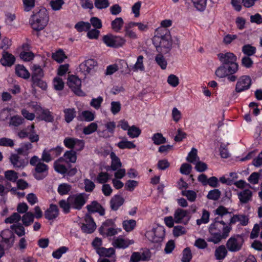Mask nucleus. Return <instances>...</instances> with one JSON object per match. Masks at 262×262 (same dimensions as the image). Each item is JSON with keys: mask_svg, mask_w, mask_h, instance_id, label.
Masks as SVG:
<instances>
[{"mask_svg": "<svg viewBox=\"0 0 262 262\" xmlns=\"http://www.w3.org/2000/svg\"><path fill=\"white\" fill-rule=\"evenodd\" d=\"M145 236L151 242H160L164 236V229L162 226H157L147 231Z\"/></svg>", "mask_w": 262, "mask_h": 262, "instance_id": "11", "label": "nucleus"}, {"mask_svg": "<svg viewBox=\"0 0 262 262\" xmlns=\"http://www.w3.org/2000/svg\"><path fill=\"white\" fill-rule=\"evenodd\" d=\"M221 193L219 189H213L209 191L207 194V198L210 200H217L221 196Z\"/></svg>", "mask_w": 262, "mask_h": 262, "instance_id": "56", "label": "nucleus"}, {"mask_svg": "<svg viewBox=\"0 0 262 262\" xmlns=\"http://www.w3.org/2000/svg\"><path fill=\"white\" fill-rule=\"evenodd\" d=\"M86 208L91 212H100L101 206L97 202L93 201L86 206Z\"/></svg>", "mask_w": 262, "mask_h": 262, "instance_id": "52", "label": "nucleus"}, {"mask_svg": "<svg viewBox=\"0 0 262 262\" xmlns=\"http://www.w3.org/2000/svg\"><path fill=\"white\" fill-rule=\"evenodd\" d=\"M97 127L98 125L97 123L92 122L83 128V133L85 135H90L95 132L97 130Z\"/></svg>", "mask_w": 262, "mask_h": 262, "instance_id": "55", "label": "nucleus"}, {"mask_svg": "<svg viewBox=\"0 0 262 262\" xmlns=\"http://www.w3.org/2000/svg\"><path fill=\"white\" fill-rule=\"evenodd\" d=\"M34 216L31 212H27L21 217V221L25 226H30L34 221Z\"/></svg>", "mask_w": 262, "mask_h": 262, "instance_id": "36", "label": "nucleus"}, {"mask_svg": "<svg viewBox=\"0 0 262 262\" xmlns=\"http://www.w3.org/2000/svg\"><path fill=\"white\" fill-rule=\"evenodd\" d=\"M152 140L155 145H160L166 142V138L161 133H156L152 137Z\"/></svg>", "mask_w": 262, "mask_h": 262, "instance_id": "43", "label": "nucleus"}, {"mask_svg": "<svg viewBox=\"0 0 262 262\" xmlns=\"http://www.w3.org/2000/svg\"><path fill=\"white\" fill-rule=\"evenodd\" d=\"M91 27L90 23L84 21H79L75 25V28L79 32L89 30Z\"/></svg>", "mask_w": 262, "mask_h": 262, "instance_id": "40", "label": "nucleus"}, {"mask_svg": "<svg viewBox=\"0 0 262 262\" xmlns=\"http://www.w3.org/2000/svg\"><path fill=\"white\" fill-rule=\"evenodd\" d=\"M64 161L66 160L67 162L75 163L76 161V152L74 150L67 151L63 155Z\"/></svg>", "mask_w": 262, "mask_h": 262, "instance_id": "41", "label": "nucleus"}, {"mask_svg": "<svg viewBox=\"0 0 262 262\" xmlns=\"http://www.w3.org/2000/svg\"><path fill=\"white\" fill-rule=\"evenodd\" d=\"M124 24L123 19L121 17H117L111 23L112 29L115 32H119Z\"/></svg>", "mask_w": 262, "mask_h": 262, "instance_id": "38", "label": "nucleus"}, {"mask_svg": "<svg viewBox=\"0 0 262 262\" xmlns=\"http://www.w3.org/2000/svg\"><path fill=\"white\" fill-rule=\"evenodd\" d=\"M53 82L54 88L56 90L61 91L63 89L64 83L61 78L59 77H55Z\"/></svg>", "mask_w": 262, "mask_h": 262, "instance_id": "54", "label": "nucleus"}, {"mask_svg": "<svg viewBox=\"0 0 262 262\" xmlns=\"http://www.w3.org/2000/svg\"><path fill=\"white\" fill-rule=\"evenodd\" d=\"M113 226H115L114 221L112 219L107 220L103 223L100 228V230L101 232H103L106 231L107 229L110 228Z\"/></svg>", "mask_w": 262, "mask_h": 262, "instance_id": "62", "label": "nucleus"}, {"mask_svg": "<svg viewBox=\"0 0 262 262\" xmlns=\"http://www.w3.org/2000/svg\"><path fill=\"white\" fill-rule=\"evenodd\" d=\"M222 209L223 206H220L214 210V214L218 216L214 219L209 228L211 235L209 241L214 244H217L222 239L227 238L232 230V227L229 224Z\"/></svg>", "mask_w": 262, "mask_h": 262, "instance_id": "1", "label": "nucleus"}, {"mask_svg": "<svg viewBox=\"0 0 262 262\" xmlns=\"http://www.w3.org/2000/svg\"><path fill=\"white\" fill-rule=\"evenodd\" d=\"M256 49L255 47L250 45H246L242 47V52L246 56H251L256 53Z\"/></svg>", "mask_w": 262, "mask_h": 262, "instance_id": "42", "label": "nucleus"}, {"mask_svg": "<svg viewBox=\"0 0 262 262\" xmlns=\"http://www.w3.org/2000/svg\"><path fill=\"white\" fill-rule=\"evenodd\" d=\"M59 214V210L56 205L51 204L50 207L45 211V216L48 220L56 219Z\"/></svg>", "mask_w": 262, "mask_h": 262, "instance_id": "25", "label": "nucleus"}, {"mask_svg": "<svg viewBox=\"0 0 262 262\" xmlns=\"http://www.w3.org/2000/svg\"><path fill=\"white\" fill-rule=\"evenodd\" d=\"M67 84L72 91L77 95L84 96V93L81 90V81L79 78L74 75H70L68 78Z\"/></svg>", "mask_w": 262, "mask_h": 262, "instance_id": "13", "label": "nucleus"}, {"mask_svg": "<svg viewBox=\"0 0 262 262\" xmlns=\"http://www.w3.org/2000/svg\"><path fill=\"white\" fill-rule=\"evenodd\" d=\"M52 58L58 62L60 63L67 58V56L62 50H59L53 54Z\"/></svg>", "mask_w": 262, "mask_h": 262, "instance_id": "50", "label": "nucleus"}, {"mask_svg": "<svg viewBox=\"0 0 262 262\" xmlns=\"http://www.w3.org/2000/svg\"><path fill=\"white\" fill-rule=\"evenodd\" d=\"M15 60V57L8 52L4 51L2 54V58L1 62L4 66L10 67L14 64Z\"/></svg>", "mask_w": 262, "mask_h": 262, "instance_id": "24", "label": "nucleus"}, {"mask_svg": "<svg viewBox=\"0 0 262 262\" xmlns=\"http://www.w3.org/2000/svg\"><path fill=\"white\" fill-rule=\"evenodd\" d=\"M217 57L222 65L215 71V75L217 77L226 75V72L236 73L238 69V65L236 63V56L231 52L221 53L217 54Z\"/></svg>", "mask_w": 262, "mask_h": 262, "instance_id": "2", "label": "nucleus"}, {"mask_svg": "<svg viewBox=\"0 0 262 262\" xmlns=\"http://www.w3.org/2000/svg\"><path fill=\"white\" fill-rule=\"evenodd\" d=\"M71 186L67 183H62L58 186L57 191L60 195H65L71 190Z\"/></svg>", "mask_w": 262, "mask_h": 262, "instance_id": "49", "label": "nucleus"}, {"mask_svg": "<svg viewBox=\"0 0 262 262\" xmlns=\"http://www.w3.org/2000/svg\"><path fill=\"white\" fill-rule=\"evenodd\" d=\"M32 80L41 78L43 76V72L39 66L33 65L32 67Z\"/></svg>", "mask_w": 262, "mask_h": 262, "instance_id": "35", "label": "nucleus"}, {"mask_svg": "<svg viewBox=\"0 0 262 262\" xmlns=\"http://www.w3.org/2000/svg\"><path fill=\"white\" fill-rule=\"evenodd\" d=\"M63 150L60 146H57L51 149L45 148L42 153L41 160L42 161L49 163L54 159V158L58 156Z\"/></svg>", "mask_w": 262, "mask_h": 262, "instance_id": "12", "label": "nucleus"}, {"mask_svg": "<svg viewBox=\"0 0 262 262\" xmlns=\"http://www.w3.org/2000/svg\"><path fill=\"white\" fill-rule=\"evenodd\" d=\"M49 167L43 162L39 163L32 171L34 177L38 180L45 178L48 174Z\"/></svg>", "mask_w": 262, "mask_h": 262, "instance_id": "15", "label": "nucleus"}, {"mask_svg": "<svg viewBox=\"0 0 262 262\" xmlns=\"http://www.w3.org/2000/svg\"><path fill=\"white\" fill-rule=\"evenodd\" d=\"M24 10L26 12L31 11L35 6V0H22Z\"/></svg>", "mask_w": 262, "mask_h": 262, "instance_id": "60", "label": "nucleus"}, {"mask_svg": "<svg viewBox=\"0 0 262 262\" xmlns=\"http://www.w3.org/2000/svg\"><path fill=\"white\" fill-rule=\"evenodd\" d=\"M173 215L176 224L186 225L191 217V213L190 210H185L179 208L176 209Z\"/></svg>", "mask_w": 262, "mask_h": 262, "instance_id": "9", "label": "nucleus"}, {"mask_svg": "<svg viewBox=\"0 0 262 262\" xmlns=\"http://www.w3.org/2000/svg\"><path fill=\"white\" fill-rule=\"evenodd\" d=\"M238 198L242 204H246L252 200V192L246 189L237 193Z\"/></svg>", "mask_w": 262, "mask_h": 262, "instance_id": "23", "label": "nucleus"}, {"mask_svg": "<svg viewBox=\"0 0 262 262\" xmlns=\"http://www.w3.org/2000/svg\"><path fill=\"white\" fill-rule=\"evenodd\" d=\"M152 42L158 52L164 54L168 53L172 45L169 31L164 28H158L155 31Z\"/></svg>", "mask_w": 262, "mask_h": 262, "instance_id": "3", "label": "nucleus"}, {"mask_svg": "<svg viewBox=\"0 0 262 262\" xmlns=\"http://www.w3.org/2000/svg\"><path fill=\"white\" fill-rule=\"evenodd\" d=\"M136 226V221L134 220H125L122 223L123 229L128 232L133 230Z\"/></svg>", "mask_w": 262, "mask_h": 262, "instance_id": "39", "label": "nucleus"}, {"mask_svg": "<svg viewBox=\"0 0 262 262\" xmlns=\"http://www.w3.org/2000/svg\"><path fill=\"white\" fill-rule=\"evenodd\" d=\"M12 164L15 168H23L28 164L27 161L20 157L18 154H13L10 158Z\"/></svg>", "mask_w": 262, "mask_h": 262, "instance_id": "22", "label": "nucleus"}, {"mask_svg": "<svg viewBox=\"0 0 262 262\" xmlns=\"http://www.w3.org/2000/svg\"><path fill=\"white\" fill-rule=\"evenodd\" d=\"M59 205L65 213H68L70 211V208H71V207L69 203V201H68V198L67 200H62L60 201Z\"/></svg>", "mask_w": 262, "mask_h": 262, "instance_id": "57", "label": "nucleus"}, {"mask_svg": "<svg viewBox=\"0 0 262 262\" xmlns=\"http://www.w3.org/2000/svg\"><path fill=\"white\" fill-rule=\"evenodd\" d=\"M223 211H224V215L226 217L229 224L232 225L239 222L241 225L246 226L249 222L248 217L244 214L232 215V213L228 210V209L223 206Z\"/></svg>", "mask_w": 262, "mask_h": 262, "instance_id": "5", "label": "nucleus"}, {"mask_svg": "<svg viewBox=\"0 0 262 262\" xmlns=\"http://www.w3.org/2000/svg\"><path fill=\"white\" fill-rule=\"evenodd\" d=\"M126 42V40L119 36H114V41L113 46L114 48H118L123 46Z\"/></svg>", "mask_w": 262, "mask_h": 262, "instance_id": "59", "label": "nucleus"}, {"mask_svg": "<svg viewBox=\"0 0 262 262\" xmlns=\"http://www.w3.org/2000/svg\"><path fill=\"white\" fill-rule=\"evenodd\" d=\"M162 54L161 53L158 54L155 57V60L161 68L164 70L166 68L167 63Z\"/></svg>", "mask_w": 262, "mask_h": 262, "instance_id": "46", "label": "nucleus"}, {"mask_svg": "<svg viewBox=\"0 0 262 262\" xmlns=\"http://www.w3.org/2000/svg\"><path fill=\"white\" fill-rule=\"evenodd\" d=\"M244 239L239 235H235L230 237L226 244L227 249L231 252H236L240 251L244 244Z\"/></svg>", "mask_w": 262, "mask_h": 262, "instance_id": "7", "label": "nucleus"}, {"mask_svg": "<svg viewBox=\"0 0 262 262\" xmlns=\"http://www.w3.org/2000/svg\"><path fill=\"white\" fill-rule=\"evenodd\" d=\"M133 240H130L128 238H125L121 236H118L114 239L113 242V245L114 247L117 248L125 249L128 247L129 245L134 244Z\"/></svg>", "mask_w": 262, "mask_h": 262, "instance_id": "19", "label": "nucleus"}, {"mask_svg": "<svg viewBox=\"0 0 262 262\" xmlns=\"http://www.w3.org/2000/svg\"><path fill=\"white\" fill-rule=\"evenodd\" d=\"M117 146L120 149H132L136 147V145L131 141H128L126 138H122V140L117 143Z\"/></svg>", "mask_w": 262, "mask_h": 262, "instance_id": "34", "label": "nucleus"}, {"mask_svg": "<svg viewBox=\"0 0 262 262\" xmlns=\"http://www.w3.org/2000/svg\"><path fill=\"white\" fill-rule=\"evenodd\" d=\"M5 177L7 180L12 182H15L18 178V173L12 170L6 171Z\"/></svg>", "mask_w": 262, "mask_h": 262, "instance_id": "45", "label": "nucleus"}, {"mask_svg": "<svg viewBox=\"0 0 262 262\" xmlns=\"http://www.w3.org/2000/svg\"><path fill=\"white\" fill-rule=\"evenodd\" d=\"M97 66V62L93 59L85 60L79 66L78 72L84 77L93 74Z\"/></svg>", "mask_w": 262, "mask_h": 262, "instance_id": "10", "label": "nucleus"}, {"mask_svg": "<svg viewBox=\"0 0 262 262\" xmlns=\"http://www.w3.org/2000/svg\"><path fill=\"white\" fill-rule=\"evenodd\" d=\"M97 253L101 256L110 257L115 253V250L113 248L106 249L104 247L98 248Z\"/></svg>", "mask_w": 262, "mask_h": 262, "instance_id": "37", "label": "nucleus"}, {"mask_svg": "<svg viewBox=\"0 0 262 262\" xmlns=\"http://www.w3.org/2000/svg\"><path fill=\"white\" fill-rule=\"evenodd\" d=\"M143 59L144 57L142 55H140L138 57L135 64L130 68L128 67L127 63L125 60H120L119 61L120 64L125 68V70L122 71V72H123L124 74H130L132 71L135 72L139 71H144L145 70V67L143 64Z\"/></svg>", "mask_w": 262, "mask_h": 262, "instance_id": "6", "label": "nucleus"}, {"mask_svg": "<svg viewBox=\"0 0 262 262\" xmlns=\"http://www.w3.org/2000/svg\"><path fill=\"white\" fill-rule=\"evenodd\" d=\"M1 236L3 242L5 243L8 247H11L13 245L15 235L9 229H5L1 232Z\"/></svg>", "mask_w": 262, "mask_h": 262, "instance_id": "21", "label": "nucleus"}, {"mask_svg": "<svg viewBox=\"0 0 262 262\" xmlns=\"http://www.w3.org/2000/svg\"><path fill=\"white\" fill-rule=\"evenodd\" d=\"M150 255L148 251L134 252L132 253L130 258V262H139L140 261H146L149 259Z\"/></svg>", "mask_w": 262, "mask_h": 262, "instance_id": "20", "label": "nucleus"}, {"mask_svg": "<svg viewBox=\"0 0 262 262\" xmlns=\"http://www.w3.org/2000/svg\"><path fill=\"white\" fill-rule=\"evenodd\" d=\"M34 107L36 114L38 115V118L40 120L48 122H51L53 121L54 117L49 110L42 108L38 105H34Z\"/></svg>", "mask_w": 262, "mask_h": 262, "instance_id": "16", "label": "nucleus"}, {"mask_svg": "<svg viewBox=\"0 0 262 262\" xmlns=\"http://www.w3.org/2000/svg\"><path fill=\"white\" fill-rule=\"evenodd\" d=\"M64 146L70 149H74L76 151L81 150L84 146L83 140L77 138L67 137L63 140Z\"/></svg>", "mask_w": 262, "mask_h": 262, "instance_id": "14", "label": "nucleus"}, {"mask_svg": "<svg viewBox=\"0 0 262 262\" xmlns=\"http://www.w3.org/2000/svg\"><path fill=\"white\" fill-rule=\"evenodd\" d=\"M86 195L84 193L73 194L68 197V201L71 208L76 210L81 209L86 203Z\"/></svg>", "mask_w": 262, "mask_h": 262, "instance_id": "8", "label": "nucleus"}, {"mask_svg": "<svg viewBox=\"0 0 262 262\" xmlns=\"http://www.w3.org/2000/svg\"><path fill=\"white\" fill-rule=\"evenodd\" d=\"M84 221L85 223L82 224L81 226V230L85 233H92L96 227L93 219L90 215L86 214L85 216Z\"/></svg>", "mask_w": 262, "mask_h": 262, "instance_id": "18", "label": "nucleus"}, {"mask_svg": "<svg viewBox=\"0 0 262 262\" xmlns=\"http://www.w3.org/2000/svg\"><path fill=\"white\" fill-rule=\"evenodd\" d=\"M209 213L208 211L204 210L201 218L196 220V224L198 225H200L202 224H206L209 222Z\"/></svg>", "mask_w": 262, "mask_h": 262, "instance_id": "61", "label": "nucleus"}, {"mask_svg": "<svg viewBox=\"0 0 262 262\" xmlns=\"http://www.w3.org/2000/svg\"><path fill=\"white\" fill-rule=\"evenodd\" d=\"M32 147L33 146L31 143L29 142H25L21 143L20 147L16 149V151L19 155L26 156L28 155Z\"/></svg>", "mask_w": 262, "mask_h": 262, "instance_id": "29", "label": "nucleus"}, {"mask_svg": "<svg viewBox=\"0 0 262 262\" xmlns=\"http://www.w3.org/2000/svg\"><path fill=\"white\" fill-rule=\"evenodd\" d=\"M182 195L186 196L190 202H194L196 198V193L193 190H185L182 191Z\"/></svg>", "mask_w": 262, "mask_h": 262, "instance_id": "63", "label": "nucleus"}, {"mask_svg": "<svg viewBox=\"0 0 262 262\" xmlns=\"http://www.w3.org/2000/svg\"><path fill=\"white\" fill-rule=\"evenodd\" d=\"M167 81L170 85L173 87H176L179 84V78L173 74L168 76Z\"/></svg>", "mask_w": 262, "mask_h": 262, "instance_id": "64", "label": "nucleus"}, {"mask_svg": "<svg viewBox=\"0 0 262 262\" xmlns=\"http://www.w3.org/2000/svg\"><path fill=\"white\" fill-rule=\"evenodd\" d=\"M49 20V18L47 10L42 8L31 15L30 23L33 30L39 31L45 28L47 25Z\"/></svg>", "mask_w": 262, "mask_h": 262, "instance_id": "4", "label": "nucleus"}, {"mask_svg": "<svg viewBox=\"0 0 262 262\" xmlns=\"http://www.w3.org/2000/svg\"><path fill=\"white\" fill-rule=\"evenodd\" d=\"M192 256L190 249L189 248H185L183 251V256L181 259L182 262H189L192 259Z\"/></svg>", "mask_w": 262, "mask_h": 262, "instance_id": "58", "label": "nucleus"}, {"mask_svg": "<svg viewBox=\"0 0 262 262\" xmlns=\"http://www.w3.org/2000/svg\"><path fill=\"white\" fill-rule=\"evenodd\" d=\"M197 152L196 148H192L186 158L187 161L192 163H195V162L199 161L200 158L197 155Z\"/></svg>", "mask_w": 262, "mask_h": 262, "instance_id": "44", "label": "nucleus"}, {"mask_svg": "<svg viewBox=\"0 0 262 262\" xmlns=\"http://www.w3.org/2000/svg\"><path fill=\"white\" fill-rule=\"evenodd\" d=\"M110 179V176L108 173L106 172H100L97 177V181L100 184H104L106 183L108 180Z\"/></svg>", "mask_w": 262, "mask_h": 262, "instance_id": "53", "label": "nucleus"}, {"mask_svg": "<svg viewBox=\"0 0 262 262\" xmlns=\"http://www.w3.org/2000/svg\"><path fill=\"white\" fill-rule=\"evenodd\" d=\"M228 249L226 246L221 245L219 246L214 251V256L217 260H223L227 255Z\"/></svg>", "mask_w": 262, "mask_h": 262, "instance_id": "27", "label": "nucleus"}, {"mask_svg": "<svg viewBox=\"0 0 262 262\" xmlns=\"http://www.w3.org/2000/svg\"><path fill=\"white\" fill-rule=\"evenodd\" d=\"M11 228L14 230L15 233L19 237L25 234V230L24 226L19 224H14L11 226Z\"/></svg>", "mask_w": 262, "mask_h": 262, "instance_id": "48", "label": "nucleus"}, {"mask_svg": "<svg viewBox=\"0 0 262 262\" xmlns=\"http://www.w3.org/2000/svg\"><path fill=\"white\" fill-rule=\"evenodd\" d=\"M25 119L19 115H14L10 117L9 125L10 126L18 127L24 123Z\"/></svg>", "mask_w": 262, "mask_h": 262, "instance_id": "31", "label": "nucleus"}, {"mask_svg": "<svg viewBox=\"0 0 262 262\" xmlns=\"http://www.w3.org/2000/svg\"><path fill=\"white\" fill-rule=\"evenodd\" d=\"M64 161L63 158H60L54 163L55 170L61 174H65L68 172V169L65 165L62 164Z\"/></svg>", "mask_w": 262, "mask_h": 262, "instance_id": "28", "label": "nucleus"}, {"mask_svg": "<svg viewBox=\"0 0 262 262\" xmlns=\"http://www.w3.org/2000/svg\"><path fill=\"white\" fill-rule=\"evenodd\" d=\"M141 134V130L137 127L133 125L127 130V135L132 138H137Z\"/></svg>", "mask_w": 262, "mask_h": 262, "instance_id": "47", "label": "nucleus"}, {"mask_svg": "<svg viewBox=\"0 0 262 262\" xmlns=\"http://www.w3.org/2000/svg\"><path fill=\"white\" fill-rule=\"evenodd\" d=\"M32 87L35 88L38 86L41 88L42 90H46L47 88V83L41 79V78H37L32 80Z\"/></svg>", "mask_w": 262, "mask_h": 262, "instance_id": "51", "label": "nucleus"}, {"mask_svg": "<svg viewBox=\"0 0 262 262\" xmlns=\"http://www.w3.org/2000/svg\"><path fill=\"white\" fill-rule=\"evenodd\" d=\"M110 157L112 160L111 168L113 171L117 170L122 166V163L119 158L116 155L114 152L110 154Z\"/></svg>", "mask_w": 262, "mask_h": 262, "instance_id": "30", "label": "nucleus"}, {"mask_svg": "<svg viewBox=\"0 0 262 262\" xmlns=\"http://www.w3.org/2000/svg\"><path fill=\"white\" fill-rule=\"evenodd\" d=\"M124 199L119 195H114L110 201V205L112 210H117L124 203Z\"/></svg>", "mask_w": 262, "mask_h": 262, "instance_id": "26", "label": "nucleus"}, {"mask_svg": "<svg viewBox=\"0 0 262 262\" xmlns=\"http://www.w3.org/2000/svg\"><path fill=\"white\" fill-rule=\"evenodd\" d=\"M64 120L66 122H71L76 116V111L74 108H65L63 110Z\"/></svg>", "mask_w": 262, "mask_h": 262, "instance_id": "33", "label": "nucleus"}, {"mask_svg": "<svg viewBox=\"0 0 262 262\" xmlns=\"http://www.w3.org/2000/svg\"><path fill=\"white\" fill-rule=\"evenodd\" d=\"M251 84V80L248 76H243L241 77L236 84L235 91L237 93H241L249 89Z\"/></svg>", "mask_w": 262, "mask_h": 262, "instance_id": "17", "label": "nucleus"}, {"mask_svg": "<svg viewBox=\"0 0 262 262\" xmlns=\"http://www.w3.org/2000/svg\"><path fill=\"white\" fill-rule=\"evenodd\" d=\"M15 72L19 77H22L24 79H28L30 77L29 72L23 65L16 66Z\"/></svg>", "mask_w": 262, "mask_h": 262, "instance_id": "32", "label": "nucleus"}]
</instances>
